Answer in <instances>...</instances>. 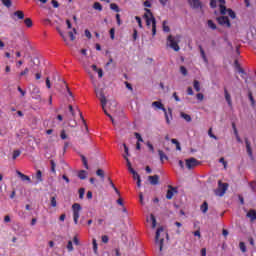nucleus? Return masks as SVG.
<instances>
[{
	"label": "nucleus",
	"instance_id": "38",
	"mask_svg": "<svg viewBox=\"0 0 256 256\" xmlns=\"http://www.w3.org/2000/svg\"><path fill=\"white\" fill-rule=\"evenodd\" d=\"M79 193V199H83L85 197V188H80L78 190Z\"/></svg>",
	"mask_w": 256,
	"mask_h": 256
},
{
	"label": "nucleus",
	"instance_id": "26",
	"mask_svg": "<svg viewBox=\"0 0 256 256\" xmlns=\"http://www.w3.org/2000/svg\"><path fill=\"white\" fill-rule=\"evenodd\" d=\"M78 177H79V179H81V180L87 179V171H85V170L79 171V172H78Z\"/></svg>",
	"mask_w": 256,
	"mask_h": 256
},
{
	"label": "nucleus",
	"instance_id": "52",
	"mask_svg": "<svg viewBox=\"0 0 256 256\" xmlns=\"http://www.w3.org/2000/svg\"><path fill=\"white\" fill-rule=\"evenodd\" d=\"M92 245H93V251L94 253H97V240L93 239L92 240Z\"/></svg>",
	"mask_w": 256,
	"mask_h": 256
},
{
	"label": "nucleus",
	"instance_id": "40",
	"mask_svg": "<svg viewBox=\"0 0 256 256\" xmlns=\"http://www.w3.org/2000/svg\"><path fill=\"white\" fill-rule=\"evenodd\" d=\"M138 143H143V137H141V134H139V132H135L134 133Z\"/></svg>",
	"mask_w": 256,
	"mask_h": 256
},
{
	"label": "nucleus",
	"instance_id": "51",
	"mask_svg": "<svg viewBox=\"0 0 256 256\" xmlns=\"http://www.w3.org/2000/svg\"><path fill=\"white\" fill-rule=\"evenodd\" d=\"M210 7L212 9L217 8V0H210Z\"/></svg>",
	"mask_w": 256,
	"mask_h": 256
},
{
	"label": "nucleus",
	"instance_id": "4",
	"mask_svg": "<svg viewBox=\"0 0 256 256\" xmlns=\"http://www.w3.org/2000/svg\"><path fill=\"white\" fill-rule=\"evenodd\" d=\"M229 189V183H223L221 180L218 181V188L214 191L218 197H223Z\"/></svg>",
	"mask_w": 256,
	"mask_h": 256
},
{
	"label": "nucleus",
	"instance_id": "55",
	"mask_svg": "<svg viewBox=\"0 0 256 256\" xmlns=\"http://www.w3.org/2000/svg\"><path fill=\"white\" fill-rule=\"evenodd\" d=\"M204 95H203V93H198L197 95H196V99H198V101H203V99H204Z\"/></svg>",
	"mask_w": 256,
	"mask_h": 256
},
{
	"label": "nucleus",
	"instance_id": "56",
	"mask_svg": "<svg viewBox=\"0 0 256 256\" xmlns=\"http://www.w3.org/2000/svg\"><path fill=\"white\" fill-rule=\"evenodd\" d=\"M249 99L251 101L252 107H254L255 106V99L253 98V94L252 93L249 94Z\"/></svg>",
	"mask_w": 256,
	"mask_h": 256
},
{
	"label": "nucleus",
	"instance_id": "64",
	"mask_svg": "<svg viewBox=\"0 0 256 256\" xmlns=\"http://www.w3.org/2000/svg\"><path fill=\"white\" fill-rule=\"evenodd\" d=\"M125 85L129 89V91H133V86L129 82H125Z\"/></svg>",
	"mask_w": 256,
	"mask_h": 256
},
{
	"label": "nucleus",
	"instance_id": "29",
	"mask_svg": "<svg viewBox=\"0 0 256 256\" xmlns=\"http://www.w3.org/2000/svg\"><path fill=\"white\" fill-rule=\"evenodd\" d=\"M93 9H95L96 11H103V5H101V3L99 2H95L93 4Z\"/></svg>",
	"mask_w": 256,
	"mask_h": 256
},
{
	"label": "nucleus",
	"instance_id": "53",
	"mask_svg": "<svg viewBox=\"0 0 256 256\" xmlns=\"http://www.w3.org/2000/svg\"><path fill=\"white\" fill-rule=\"evenodd\" d=\"M110 39H112V41L115 39V28L110 29Z\"/></svg>",
	"mask_w": 256,
	"mask_h": 256
},
{
	"label": "nucleus",
	"instance_id": "63",
	"mask_svg": "<svg viewBox=\"0 0 256 256\" xmlns=\"http://www.w3.org/2000/svg\"><path fill=\"white\" fill-rule=\"evenodd\" d=\"M187 95H194L193 88L191 87L187 88Z\"/></svg>",
	"mask_w": 256,
	"mask_h": 256
},
{
	"label": "nucleus",
	"instance_id": "7",
	"mask_svg": "<svg viewBox=\"0 0 256 256\" xmlns=\"http://www.w3.org/2000/svg\"><path fill=\"white\" fill-rule=\"evenodd\" d=\"M31 95L36 101H41V90L37 86H33Z\"/></svg>",
	"mask_w": 256,
	"mask_h": 256
},
{
	"label": "nucleus",
	"instance_id": "27",
	"mask_svg": "<svg viewBox=\"0 0 256 256\" xmlns=\"http://www.w3.org/2000/svg\"><path fill=\"white\" fill-rule=\"evenodd\" d=\"M96 175H97L99 178H101L102 181H104V179H105V171H103V169H98V170L96 171Z\"/></svg>",
	"mask_w": 256,
	"mask_h": 256
},
{
	"label": "nucleus",
	"instance_id": "10",
	"mask_svg": "<svg viewBox=\"0 0 256 256\" xmlns=\"http://www.w3.org/2000/svg\"><path fill=\"white\" fill-rule=\"evenodd\" d=\"M175 193H177V188L169 185L168 186V191H167V194H166V199H168V200L173 199V195H175Z\"/></svg>",
	"mask_w": 256,
	"mask_h": 256
},
{
	"label": "nucleus",
	"instance_id": "41",
	"mask_svg": "<svg viewBox=\"0 0 256 256\" xmlns=\"http://www.w3.org/2000/svg\"><path fill=\"white\" fill-rule=\"evenodd\" d=\"M180 73H182V75H183L184 77H187V74H188L187 68H185V66H181V67H180Z\"/></svg>",
	"mask_w": 256,
	"mask_h": 256
},
{
	"label": "nucleus",
	"instance_id": "11",
	"mask_svg": "<svg viewBox=\"0 0 256 256\" xmlns=\"http://www.w3.org/2000/svg\"><path fill=\"white\" fill-rule=\"evenodd\" d=\"M245 145L248 156L253 160V149L251 148V142L249 141V138H245Z\"/></svg>",
	"mask_w": 256,
	"mask_h": 256
},
{
	"label": "nucleus",
	"instance_id": "18",
	"mask_svg": "<svg viewBox=\"0 0 256 256\" xmlns=\"http://www.w3.org/2000/svg\"><path fill=\"white\" fill-rule=\"evenodd\" d=\"M246 217H248L251 221H256V210H249Z\"/></svg>",
	"mask_w": 256,
	"mask_h": 256
},
{
	"label": "nucleus",
	"instance_id": "2",
	"mask_svg": "<svg viewBox=\"0 0 256 256\" xmlns=\"http://www.w3.org/2000/svg\"><path fill=\"white\" fill-rule=\"evenodd\" d=\"M95 93H96V97H98V99L101 102L102 109H103L105 115L107 117H109V119L111 120L112 124L115 125V119H113V116H111V114H109V112H107V109L105 108L106 105H107V98L105 97V92L103 91V89H96Z\"/></svg>",
	"mask_w": 256,
	"mask_h": 256
},
{
	"label": "nucleus",
	"instance_id": "33",
	"mask_svg": "<svg viewBox=\"0 0 256 256\" xmlns=\"http://www.w3.org/2000/svg\"><path fill=\"white\" fill-rule=\"evenodd\" d=\"M194 89H195V91H197V93H199V91H201V84L199 83L198 80H194Z\"/></svg>",
	"mask_w": 256,
	"mask_h": 256
},
{
	"label": "nucleus",
	"instance_id": "32",
	"mask_svg": "<svg viewBox=\"0 0 256 256\" xmlns=\"http://www.w3.org/2000/svg\"><path fill=\"white\" fill-rule=\"evenodd\" d=\"M150 219L152 221V229H155L157 227V219L155 218V215L151 214Z\"/></svg>",
	"mask_w": 256,
	"mask_h": 256
},
{
	"label": "nucleus",
	"instance_id": "25",
	"mask_svg": "<svg viewBox=\"0 0 256 256\" xmlns=\"http://www.w3.org/2000/svg\"><path fill=\"white\" fill-rule=\"evenodd\" d=\"M13 15L15 17H18V19H25V14L21 10H18L16 12H14Z\"/></svg>",
	"mask_w": 256,
	"mask_h": 256
},
{
	"label": "nucleus",
	"instance_id": "16",
	"mask_svg": "<svg viewBox=\"0 0 256 256\" xmlns=\"http://www.w3.org/2000/svg\"><path fill=\"white\" fill-rule=\"evenodd\" d=\"M16 173H17L18 177H20V179H21L22 181H27L28 183H31V178H30L29 176L23 174V173H22L21 171H19V170H17Z\"/></svg>",
	"mask_w": 256,
	"mask_h": 256
},
{
	"label": "nucleus",
	"instance_id": "30",
	"mask_svg": "<svg viewBox=\"0 0 256 256\" xmlns=\"http://www.w3.org/2000/svg\"><path fill=\"white\" fill-rule=\"evenodd\" d=\"M36 179L38 180V183H41L43 181V173L41 172V170H38L36 172Z\"/></svg>",
	"mask_w": 256,
	"mask_h": 256
},
{
	"label": "nucleus",
	"instance_id": "23",
	"mask_svg": "<svg viewBox=\"0 0 256 256\" xmlns=\"http://www.w3.org/2000/svg\"><path fill=\"white\" fill-rule=\"evenodd\" d=\"M180 116L182 117V119H185L187 123H191L192 121L191 115L185 114V112H181Z\"/></svg>",
	"mask_w": 256,
	"mask_h": 256
},
{
	"label": "nucleus",
	"instance_id": "57",
	"mask_svg": "<svg viewBox=\"0 0 256 256\" xmlns=\"http://www.w3.org/2000/svg\"><path fill=\"white\" fill-rule=\"evenodd\" d=\"M124 159H125V161L127 162V167H128V169H131L132 166H131V161L129 160V158H128L127 156H124Z\"/></svg>",
	"mask_w": 256,
	"mask_h": 256
},
{
	"label": "nucleus",
	"instance_id": "34",
	"mask_svg": "<svg viewBox=\"0 0 256 256\" xmlns=\"http://www.w3.org/2000/svg\"><path fill=\"white\" fill-rule=\"evenodd\" d=\"M81 159H82V163L85 167V169H89V164L87 163V158L85 157V155H80Z\"/></svg>",
	"mask_w": 256,
	"mask_h": 256
},
{
	"label": "nucleus",
	"instance_id": "1",
	"mask_svg": "<svg viewBox=\"0 0 256 256\" xmlns=\"http://www.w3.org/2000/svg\"><path fill=\"white\" fill-rule=\"evenodd\" d=\"M146 13L144 14V19H146L147 27L152 25V35L155 37L157 35V20L149 8H145Z\"/></svg>",
	"mask_w": 256,
	"mask_h": 256
},
{
	"label": "nucleus",
	"instance_id": "5",
	"mask_svg": "<svg viewBox=\"0 0 256 256\" xmlns=\"http://www.w3.org/2000/svg\"><path fill=\"white\" fill-rule=\"evenodd\" d=\"M81 209H82L81 204H79V203H74L72 205L73 219H74L75 225H77L79 223Z\"/></svg>",
	"mask_w": 256,
	"mask_h": 256
},
{
	"label": "nucleus",
	"instance_id": "47",
	"mask_svg": "<svg viewBox=\"0 0 256 256\" xmlns=\"http://www.w3.org/2000/svg\"><path fill=\"white\" fill-rule=\"evenodd\" d=\"M2 3L5 7H11L12 5L11 0H2Z\"/></svg>",
	"mask_w": 256,
	"mask_h": 256
},
{
	"label": "nucleus",
	"instance_id": "14",
	"mask_svg": "<svg viewBox=\"0 0 256 256\" xmlns=\"http://www.w3.org/2000/svg\"><path fill=\"white\" fill-rule=\"evenodd\" d=\"M150 185H159V175H153L148 177Z\"/></svg>",
	"mask_w": 256,
	"mask_h": 256
},
{
	"label": "nucleus",
	"instance_id": "13",
	"mask_svg": "<svg viewBox=\"0 0 256 256\" xmlns=\"http://www.w3.org/2000/svg\"><path fill=\"white\" fill-rule=\"evenodd\" d=\"M188 3L192 9H201V0H188Z\"/></svg>",
	"mask_w": 256,
	"mask_h": 256
},
{
	"label": "nucleus",
	"instance_id": "31",
	"mask_svg": "<svg viewBox=\"0 0 256 256\" xmlns=\"http://www.w3.org/2000/svg\"><path fill=\"white\" fill-rule=\"evenodd\" d=\"M171 143H173L174 145H176L177 151H181V144L179 143V141H178L177 139L173 138V139L171 140Z\"/></svg>",
	"mask_w": 256,
	"mask_h": 256
},
{
	"label": "nucleus",
	"instance_id": "21",
	"mask_svg": "<svg viewBox=\"0 0 256 256\" xmlns=\"http://www.w3.org/2000/svg\"><path fill=\"white\" fill-rule=\"evenodd\" d=\"M158 154H159L161 163H163V160H164V159H165L166 161L169 160V157L165 154V152H163V150H158Z\"/></svg>",
	"mask_w": 256,
	"mask_h": 256
},
{
	"label": "nucleus",
	"instance_id": "49",
	"mask_svg": "<svg viewBox=\"0 0 256 256\" xmlns=\"http://www.w3.org/2000/svg\"><path fill=\"white\" fill-rule=\"evenodd\" d=\"M226 11H228V15L229 17H231V19H235L236 15L234 11H232L231 9H228Z\"/></svg>",
	"mask_w": 256,
	"mask_h": 256
},
{
	"label": "nucleus",
	"instance_id": "22",
	"mask_svg": "<svg viewBox=\"0 0 256 256\" xmlns=\"http://www.w3.org/2000/svg\"><path fill=\"white\" fill-rule=\"evenodd\" d=\"M200 49V55L204 61V63H209V60L207 59V55H205V50L203 49L202 46H199Z\"/></svg>",
	"mask_w": 256,
	"mask_h": 256
},
{
	"label": "nucleus",
	"instance_id": "24",
	"mask_svg": "<svg viewBox=\"0 0 256 256\" xmlns=\"http://www.w3.org/2000/svg\"><path fill=\"white\" fill-rule=\"evenodd\" d=\"M200 211H202V213H207V211H209V204L207 202H203L200 206Z\"/></svg>",
	"mask_w": 256,
	"mask_h": 256
},
{
	"label": "nucleus",
	"instance_id": "44",
	"mask_svg": "<svg viewBox=\"0 0 256 256\" xmlns=\"http://www.w3.org/2000/svg\"><path fill=\"white\" fill-rule=\"evenodd\" d=\"M51 207H57V198L55 196L51 197Z\"/></svg>",
	"mask_w": 256,
	"mask_h": 256
},
{
	"label": "nucleus",
	"instance_id": "60",
	"mask_svg": "<svg viewBox=\"0 0 256 256\" xmlns=\"http://www.w3.org/2000/svg\"><path fill=\"white\" fill-rule=\"evenodd\" d=\"M102 243H109V236L107 235L102 236Z\"/></svg>",
	"mask_w": 256,
	"mask_h": 256
},
{
	"label": "nucleus",
	"instance_id": "58",
	"mask_svg": "<svg viewBox=\"0 0 256 256\" xmlns=\"http://www.w3.org/2000/svg\"><path fill=\"white\" fill-rule=\"evenodd\" d=\"M116 21H117V25L121 26V15L120 14H116Z\"/></svg>",
	"mask_w": 256,
	"mask_h": 256
},
{
	"label": "nucleus",
	"instance_id": "50",
	"mask_svg": "<svg viewBox=\"0 0 256 256\" xmlns=\"http://www.w3.org/2000/svg\"><path fill=\"white\" fill-rule=\"evenodd\" d=\"M19 155H21V151L15 150V151L13 152L12 159H17V157H19Z\"/></svg>",
	"mask_w": 256,
	"mask_h": 256
},
{
	"label": "nucleus",
	"instance_id": "20",
	"mask_svg": "<svg viewBox=\"0 0 256 256\" xmlns=\"http://www.w3.org/2000/svg\"><path fill=\"white\" fill-rule=\"evenodd\" d=\"M50 171L51 173H53L54 175H56L57 173V163L55 162V160H50Z\"/></svg>",
	"mask_w": 256,
	"mask_h": 256
},
{
	"label": "nucleus",
	"instance_id": "6",
	"mask_svg": "<svg viewBox=\"0 0 256 256\" xmlns=\"http://www.w3.org/2000/svg\"><path fill=\"white\" fill-rule=\"evenodd\" d=\"M161 233H163V227H159L156 231V236H155V243L156 245L159 246V251H163V243L165 241L164 238L161 237Z\"/></svg>",
	"mask_w": 256,
	"mask_h": 256
},
{
	"label": "nucleus",
	"instance_id": "36",
	"mask_svg": "<svg viewBox=\"0 0 256 256\" xmlns=\"http://www.w3.org/2000/svg\"><path fill=\"white\" fill-rule=\"evenodd\" d=\"M24 23H25L26 27H33V20H31V18H26L24 20Z\"/></svg>",
	"mask_w": 256,
	"mask_h": 256
},
{
	"label": "nucleus",
	"instance_id": "19",
	"mask_svg": "<svg viewBox=\"0 0 256 256\" xmlns=\"http://www.w3.org/2000/svg\"><path fill=\"white\" fill-rule=\"evenodd\" d=\"M152 107H156V109H160L163 112L166 110L165 106H163V103H161L159 101L153 102Z\"/></svg>",
	"mask_w": 256,
	"mask_h": 256
},
{
	"label": "nucleus",
	"instance_id": "59",
	"mask_svg": "<svg viewBox=\"0 0 256 256\" xmlns=\"http://www.w3.org/2000/svg\"><path fill=\"white\" fill-rule=\"evenodd\" d=\"M51 3H52V5H53L54 9L59 8V2H57V0H52Z\"/></svg>",
	"mask_w": 256,
	"mask_h": 256
},
{
	"label": "nucleus",
	"instance_id": "28",
	"mask_svg": "<svg viewBox=\"0 0 256 256\" xmlns=\"http://www.w3.org/2000/svg\"><path fill=\"white\" fill-rule=\"evenodd\" d=\"M110 9L112 11H115L116 13H119L121 11V9H119V5L115 4V3H111L110 4Z\"/></svg>",
	"mask_w": 256,
	"mask_h": 256
},
{
	"label": "nucleus",
	"instance_id": "54",
	"mask_svg": "<svg viewBox=\"0 0 256 256\" xmlns=\"http://www.w3.org/2000/svg\"><path fill=\"white\" fill-rule=\"evenodd\" d=\"M124 152L126 153L125 157H129V147H127V144H123Z\"/></svg>",
	"mask_w": 256,
	"mask_h": 256
},
{
	"label": "nucleus",
	"instance_id": "61",
	"mask_svg": "<svg viewBox=\"0 0 256 256\" xmlns=\"http://www.w3.org/2000/svg\"><path fill=\"white\" fill-rule=\"evenodd\" d=\"M60 137H61V139H63V140L67 139V134L65 133V130H62V131H61Z\"/></svg>",
	"mask_w": 256,
	"mask_h": 256
},
{
	"label": "nucleus",
	"instance_id": "42",
	"mask_svg": "<svg viewBox=\"0 0 256 256\" xmlns=\"http://www.w3.org/2000/svg\"><path fill=\"white\" fill-rule=\"evenodd\" d=\"M28 74H29V68H25L24 71L20 72L19 79H21V77H24V75H28Z\"/></svg>",
	"mask_w": 256,
	"mask_h": 256
},
{
	"label": "nucleus",
	"instance_id": "17",
	"mask_svg": "<svg viewBox=\"0 0 256 256\" xmlns=\"http://www.w3.org/2000/svg\"><path fill=\"white\" fill-rule=\"evenodd\" d=\"M220 3V13L221 15H227V7H225V0H218Z\"/></svg>",
	"mask_w": 256,
	"mask_h": 256
},
{
	"label": "nucleus",
	"instance_id": "43",
	"mask_svg": "<svg viewBox=\"0 0 256 256\" xmlns=\"http://www.w3.org/2000/svg\"><path fill=\"white\" fill-rule=\"evenodd\" d=\"M146 145L151 153H155V147H153V144H151V142H147Z\"/></svg>",
	"mask_w": 256,
	"mask_h": 256
},
{
	"label": "nucleus",
	"instance_id": "37",
	"mask_svg": "<svg viewBox=\"0 0 256 256\" xmlns=\"http://www.w3.org/2000/svg\"><path fill=\"white\" fill-rule=\"evenodd\" d=\"M239 247L242 253H247V246H245V242H240Z\"/></svg>",
	"mask_w": 256,
	"mask_h": 256
},
{
	"label": "nucleus",
	"instance_id": "35",
	"mask_svg": "<svg viewBox=\"0 0 256 256\" xmlns=\"http://www.w3.org/2000/svg\"><path fill=\"white\" fill-rule=\"evenodd\" d=\"M208 27L212 29V31H215V29H217V25L213 23V20H208Z\"/></svg>",
	"mask_w": 256,
	"mask_h": 256
},
{
	"label": "nucleus",
	"instance_id": "15",
	"mask_svg": "<svg viewBox=\"0 0 256 256\" xmlns=\"http://www.w3.org/2000/svg\"><path fill=\"white\" fill-rule=\"evenodd\" d=\"M225 100L227 101L229 107H233V101L231 100V94L227 91V88L224 89Z\"/></svg>",
	"mask_w": 256,
	"mask_h": 256
},
{
	"label": "nucleus",
	"instance_id": "48",
	"mask_svg": "<svg viewBox=\"0 0 256 256\" xmlns=\"http://www.w3.org/2000/svg\"><path fill=\"white\" fill-rule=\"evenodd\" d=\"M67 249L69 252L73 251V242L71 240L68 241Z\"/></svg>",
	"mask_w": 256,
	"mask_h": 256
},
{
	"label": "nucleus",
	"instance_id": "46",
	"mask_svg": "<svg viewBox=\"0 0 256 256\" xmlns=\"http://www.w3.org/2000/svg\"><path fill=\"white\" fill-rule=\"evenodd\" d=\"M57 31H58L59 35L62 37L63 41L67 42V37L65 36L63 31H61V29H59V28H57Z\"/></svg>",
	"mask_w": 256,
	"mask_h": 256
},
{
	"label": "nucleus",
	"instance_id": "3",
	"mask_svg": "<svg viewBox=\"0 0 256 256\" xmlns=\"http://www.w3.org/2000/svg\"><path fill=\"white\" fill-rule=\"evenodd\" d=\"M179 43H181V35H169L167 37V45L170 49H173V51H179V49H181Z\"/></svg>",
	"mask_w": 256,
	"mask_h": 256
},
{
	"label": "nucleus",
	"instance_id": "9",
	"mask_svg": "<svg viewBox=\"0 0 256 256\" xmlns=\"http://www.w3.org/2000/svg\"><path fill=\"white\" fill-rule=\"evenodd\" d=\"M163 113L165 115L167 125H171V119H173V110L171 108H168V112L166 109Z\"/></svg>",
	"mask_w": 256,
	"mask_h": 256
},
{
	"label": "nucleus",
	"instance_id": "62",
	"mask_svg": "<svg viewBox=\"0 0 256 256\" xmlns=\"http://www.w3.org/2000/svg\"><path fill=\"white\" fill-rule=\"evenodd\" d=\"M85 36L88 38V39H91L92 35H91V32L89 30H85Z\"/></svg>",
	"mask_w": 256,
	"mask_h": 256
},
{
	"label": "nucleus",
	"instance_id": "45",
	"mask_svg": "<svg viewBox=\"0 0 256 256\" xmlns=\"http://www.w3.org/2000/svg\"><path fill=\"white\" fill-rule=\"evenodd\" d=\"M135 20L138 23V27H140V29H142L143 28V23L141 22V17L135 16Z\"/></svg>",
	"mask_w": 256,
	"mask_h": 256
},
{
	"label": "nucleus",
	"instance_id": "8",
	"mask_svg": "<svg viewBox=\"0 0 256 256\" xmlns=\"http://www.w3.org/2000/svg\"><path fill=\"white\" fill-rule=\"evenodd\" d=\"M197 165H199V162L197 159H195V158L186 159L187 169H195V167H197Z\"/></svg>",
	"mask_w": 256,
	"mask_h": 256
},
{
	"label": "nucleus",
	"instance_id": "39",
	"mask_svg": "<svg viewBox=\"0 0 256 256\" xmlns=\"http://www.w3.org/2000/svg\"><path fill=\"white\" fill-rule=\"evenodd\" d=\"M163 31L165 33H169V31H171V29L169 28V26H167V21H163Z\"/></svg>",
	"mask_w": 256,
	"mask_h": 256
},
{
	"label": "nucleus",
	"instance_id": "12",
	"mask_svg": "<svg viewBox=\"0 0 256 256\" xmlns=\"http://www.w3.org/2000/svg\"><path fill=\"white\" fill-rule=\"evenodd\" d=\"M217 20L219 25H227L228 27H231V22L229 21V17L221 16V17H218Z\"/></svg>",
	"mask_w": 256,
	"mask_h": 256
}]
</instances>
